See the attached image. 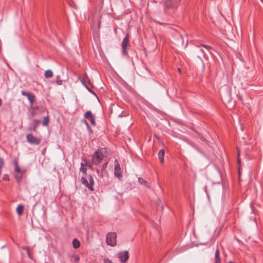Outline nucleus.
Returning a JSON list of instances; mask_svg holds the SVG:
<instances>
[{
    "label": "nucleus",
    "mask_w": 263,
    "mask_h": 263,
    "mask_svg": "<svg viewBox=\"0 0 263 263\" xmlns=\"http://www.w3.org/2000/svg\"><path fill=\"white\" fill-rule=\"evenodd\" d=\"M13 164L14 166V176L17 182H20L22 179V176L24 172L21 170L18 166V159L15 158L13 160Z\"/></svg>",
    "instance_id": "nucleus-1"
},
{
    "label": "nucleus",
    "mask_w": 263,
    "mask_h": 263,
    "mask_svg": "<svg viewBox=\"0 0 263 263\" xmlns=\"http://www.w3.org/2000/svg\"><path fill=\"white\" fill-rule=\"evenodd\" d=\"M164 4V10L166 13L170 9L174 10L179 5L180 0H162Z\"/></svg>",
    "instance_id": "nucleus-2"
},
{
    "label": "nucleus",
    "mask_w": 263,
    "mask_h": 263,
    "mask_svg": "<svg viewBox=\"0 0 263 263\" xmlns=\"http://www.w3.org/2000/svg\"><path fill=\"white\" fill-rule=\"evenodd\" d=\"M104 149H98L92 155V162L93 164L97 165L102 160L104 156L103 154Z\"/></svg>",
    "instance_id": "nucleus-3"
},
{
    "label": "nucleus",
    "mask_w": 263,
    "mask_h": 263,
    "mask_svg": "<svg viewBox=\"0 0 263 263\" xmlns=\"http://www.w3.org/2000/svg\"><path fill=\"white\" fill-rule=\"evenodd\" d=\"M117 234L115 232L108 233L106 235V241L108 245L114 247L117 244Z\"/></svg>",
    "instance_id": "nucleus-4"
},
{
    "label": "nucleus",
    "mask_w": 263,
    "mask_h": 263,
    "mask_svg": "<svg viewBox=\"0 0 263 263\" xmlns=\"http://www.w3.org/2000/svg\"><path fill=\"white\" fill-rule=\"evenodd\" d=\"M26 139L27 142L31 144L39 145L41 142V138L35 137L31 134L27 135Z\"/></svg>",
    "instance_id": "nucleus-5"
},
{
    "label": "nucleus",
    "mask_w": 263,
    "mask_h": 263,
    "mask_svg": "<svg viewBox=\"0 0 263 263\" xmlns=\"http://www.w3.org/2000/svg\"><path fill=\"white\" fill-rule=\"evenodd\" d=\"M129 35L128 33H127L124 37L123 41L121 44L122 46V52L123 54H126V49L127 46L129 43Z\"/></svg>",
    "instance_id": "nucleus-6"
},
{
    "label": "nucleus",
    "mask_w": 263,
    "mask_h": 263,
    "mask_svg": "<svg viewBox=\"0 0 263 263\" xmlns=\"http://www.w3.org/2000/svg\"><path fill=\"white\" fill-rule=\"evenodd\" d=\"M84 117L85 119L89 120L90 121L92 125H96L95 118L94 116L92 115L91 111H87L84 115Z\"/></svg>",
    "instance_id": "nucleus-7"
},
{
    "label": "nucleus",
    "mask_w": 263,
    "mask_h": 263,
    "mask_svg": "<svg viewBox=\"0 0 263 263\" xmlns=\"http://www.w3.org/2000/svg\"><path fill=\"white\" fill-rule=\"evenodd\" d=\"M118 255L121 262H125L129 258L128 252L127 251L120 252Z\"/></svg>",
    "instance_id": "nucleus-8"
},
{
    "label": "nucleus",
    "mask_w": 263,
    "mask_h": 263,
    "mask_svg": "<svg viewBox=\"0 0 263 263\" xmlns=\"http://www.w3.org/2000/svg\"><path fill=\"white\" fill-rule=\"evenodd\" d=\"M115 175L117 177H121L122 176V173L121 172V168L120 166V164L117 160L115 161Z\"/></svg>",
    "instance_id": "nucleus-9"
},
{
    "label": "nucleus",
    "mask_w": 263,
    "mask_h": 263,
    "mask_svg": "<svg viewBox=\"0 0 263 263\" xmlns=\"http://www.w3.org/2000/svg\"><path fill=\"white\" fill-rule=\"evenodd\" d=\"M41 122L39 120H35L30 123L29 127H28V130L36 132V129L39 127Z\"/></svg>",
    "instance_id": "nucleus-10"
},
{
    "label": "nucleus",
    "mask_w": 263,
    "mask_h": 263,
    "mask_svg": "<svg viewBox=\"0 0 263 263\" xmlns=\"http://www.w3.org/2000/svg\"><path fill=\"white\" fill-rule=\"evenodd\" d=\"M21 93L23 96H26L31 103H32L35 101V96L31 92L22 91Z\"/></svg>",
    "instance_id": "nucleus-11"
},
{
    "label": "nucleus",
    "mask_w": 263,
    "mask_h": 263,
    "mask_svg": "<svg viewBox=\"0 0 263 263\" xmlns=\"http://www.w3.org/2000/svg\"><path fill=\"white\" fill-rule=\"evenodd\" d=\"M108 164V162H106L103 165L101 168L100 176L101 177L107 176L108 173L106 171V167Z\"/></svg>",
    "instance_id": "nucleus-12"
},
{
    "label": "nucleus",
    "mask_w": 263,
    "mask_h": 263,
    "mask_svg": "<svg viewBox=\"0 0 263 263\" xmlns=\"http://www.w3.org/2000/svg\"><path fill=\"white\" fill-rule=\"evenodd\" d=\"M165 154V151L163 149H161L159 151L158 153V158L161 163L164 162V157Z\"/></svg>",
    "instance_id": "nucleus-13"
},
{
    "label": "nucleus",
    "mask_w": 263,
    "mask_h": 263,
    "mask_svg": "<svg viewBox=\"0 0 263 263\" xmlns=\"http://www.w3.org/2000/svg\"><path fill=\"white\" fill-rule=\"evenodd\" d=\"M215 263H221V259L219 256V250L217 247L215 254Z\"/></svg>",
    "instance_id": "nucleus-14"
},
{
    "label": "nucleus",
    "mask_w": 263,
    "mask_h": 263,
    "mask_svg": "<svg viewBox=\"0 0 263 263\" xmlns=\"http://www.w3.org/2000/svg\"><path fill=\"white\" fill-rule=\"evenodd\" d=\"M89 183H88L89 189L91 191H93L94 189L93 188V185L94 184V181H93V177L91 175H89Z\"/></svg>",
    "instance_id": "nucleus-15"
},
{
    "label": "nucleus",
    "mask_w": 263,
    "mask_h": 263,
    "mask_svg": "<svg viewBox=\"0 0 263 263\" xmlns=\"http://www.w3.org/2000/svg\"><path fill=\"white\" fill-rule=\"evenodd\" d=\"M24 210V206L22 204H20L16 208V212L18 215H21L23 214Z\"/></svg>",
    "instance_id": "nucleus-16"
},
{
    "label": "nucleus",
    "mask_w": 263,
    "mask_h": 263,
    "mask_svg": "<svg viewBox=\"0 0 263 263\" xmlns=\"http://www.w3.org/2000/svg\"><path fill=\"white\" fill-rule=\"evenodd\" d=\"M53 76V73H52V71L50 70V69H48L47 70H46L45 72V77L46 78V79H49V78H52Z\"/></svg>",
    "instance_id": "nucleus-17"
},
{
    "label": "nucleus",
    "mask_w": 263,
    "mask_h": 263,
    "mask_svg": "<svg viewBox=\"0 0 263 263\" xmlns=\"http://www.w3.org/2000/svg\"><path fill=\"white\" fill-rule=\"evenodd\" d=\"M138 182L141 184L147 186V187H149V185L148 184L146 180H145L144 179H143L142 178L139 177L138 178Z\"/></svg>",
    "instance_id": "nucleus-18"
},
{
    "label": "nucleus",
    "mask_w": 263,
    "mask_h": 263,
    "mask_svg": "<svg viewBox=\"0 0 263 263\" xmlns=\"http://www.w3.org/2000/svg\"><path fill=\"white\" fill-rule=\"evenodd\" d=\"M72 245L74 249H77L80 247V242L78 239H74L72 241Z\"/></svg>",
    "instance_id": "nucleus-19"
},
{
    "label": "nucleus",
    "mask_w": 263,
    "mask_h": 263,
    "mask_svg": "<svg viewBox=\"0 0 263 263\" xmlns=\"http://www.w3.org/2000/svg\"><path fill=\"white\" fill-rule=\"evenodd\" d=\"M88 77L86 74H85L83 76V77L81 79V82L85 86H86V82H87V80L88 79Z\"/></svg>",
    "instance_id": "nucleus-20"
},
{
    "label": "nucleus",
    "mask_w": 263,
    "mask_h": 263,
    "mask_svg": "<svg viewBox=\"0 0 263 263\" xmlns=\"http://www.w3.org/2000/svg\"><path fill=\"white\" fill-rule=\"evenodd\" d=\"M240 149L237 147V163L239 165H240L241 163V160L240 158Z\"/></svg>",
    "instance_id": "nucleus-21"
},
{
    "label": "nucleus",
    "mask_w": 263,
    "mask_h": 263,
    "mask_svg": "<svg viewBox=\"0 0 263 263\" xmlns=\"http://www.w3.org/2000/svg\"><path fill=\"white\" fill-rule=\"evenodd\" d=\"M23 249L27 252V255H28V257L30 259H32V256L30 251L29 248L28 247L26 246V247H23Z\"/></svg>",
    "instance_id": "nucleus-22"
},
{
    "label": "nucleus",
    "mask_w": 263,
    "mask_h": 263,
    "mask_svg": "<svg viewBox=\"0 0 263 263\" xmlns=\"http://www.w3.org/2000/svg\"><path fill=\"white\" fill-rule=\"evenodd\" d=\"M81 182L83 185H84L85 186L89 189L88 182V181L85 179V178L82 177L81 179Z\"/></svg>",
    "instance_id": "nucleus-23"
},
{
    "label": "nucleus",
    "mask_w": 263,
    "mask_h": 263,
    "mask_svg": "<svg viewBox=\"0 0 263 263\" xmlns=\"http://www.w3.org/2000/svg\"><path fill=\"white\" fill-rule=\"evenodd\" d=\"M199 51H200L201 54L199 53L198 57L200 58H201L202 57H203L205 59H206V54H205L204 51L203 49H200Z\"/></svg>",
    "instance_id": "nucleus-24"
},
{
    "label": "nucleus",
    "mask_w": 263,
    "mask_h": 263,
    "mask_svg": "<svg viewBox=\"0 0 263 263\" xmlns=\"http://www.w3.org/2000/svg\"><path fill=\"white\" fill-rule=\"evenodd\" d=\"M48 123H49V117L48 116L45 117L43 119V125L44 126H46L48 124Z\"/></svg>",
    "instance_id": "nucleus-25"
},
{
    "label": "nucleus",
    "mask_w": 263,
    "mask_h": 263,
    "mask_svg": "<svg viewBox=\"0 0 263 263\" xmlns=\"http://www.w3.org/2000/svg\"><path fill=\"white\" fill-rule=\"evenodd\" d=\"M200 46L204 47L206 50H208L209 51V52L212 53V52L210 51V50L211 49H212V48L211 46H208V45H204V44H200V46H198V47H200Z\"/></svg>",
    "instance_id": "nucleus-26"
},
{
    "label": "nucleus",
    "mask_w": 263,
    "mask_h": 263,
    "mask_svg": "<svg viewBox=\"0 0 263 263\" xmlns=\"http://www.w3.org/2000/svg\"><path fill=\"white\" fill-rule=\"evenodd\" d=\"M84 123L85 124V125H86L88 130L90 133H93V130H92V129H91V128L90 127V126H89V125L88 123L87 122V121L86 120H84Z\"/></svg>",
    "instance_id": "nucleus-27"
},
{
    "label": "nucleus",
    "mask_w": 263,
    "mask_h": 263,
    "mask_svg": "<svg viewBox=\"0 0 263 263\" xmlns=\"http://www.w3.org/2000/svg\"><path fill=\"white\" fill-rule=\"evenodd\" d=\"M62 80L61 79V78H60V76H57V79H56V83L58 85H61L62 84Z\"/></svg>",
    "instance_id": "nucleus-28"
},
{
    "label": "nucleus",
    "mask_w": 263,
    "mask_h": 263,
    "mask_svg": "<svg viewBox=\"0 0 263 263\" xmlns=\"http://www.w3.org/2000/svg\"><path fill=\"white\" fill-rule=\"evenodd\" d=\"M80 171L83 172L84 174L86 173L87 169L85 167H84V165L83 163H81V167L80 168Z\"/></svg>",
    "instance_id": "nucleus-29"
},
{
    "label": "nucleus",
    "mask_w": 263,
    "mask_h": 263,
    "mask_svg": "<svg viewBox=\"0 0 263 263\" xmlns=\"http://www.w3.org/2000/svg\"><path fill=\"white\" fill-rule=\"evenodd\" d=\"M9 179H10L9 176L8 174H5L3 177V180L8 181V180H9Z\"/></svg>",
    "instance_id": "nucleus-30"
},
{
    "label": "nucleus",
    "mask_w": 263,
    "mask_h": 263,
    "mask_svg": "<svg viewBox=\"0 0 263 263\" xmlns=\"http://www.w3.org/2000/svg\"><path fill=\"white\" fill-rule=\"evenodd\" d=\"M4 165V161L2 158H0V170H2Z\"/></svg>",
    "instance_id": "nucleus-31"
},
{
    "label": "nucleus",
    "mask_w": 263,
    "mask_h": 263,
    "mask_svg": "<svg viewBox=\"0 0 263 263\" xmlns=\"http://www.w3.org/2000/svg\"><path fill=\"white\" fill-rule=\"evenodd\" d=\"M73 257L74 258L75 262H78L80 260V257L78 255H74Z\"/></svg>",
    "instance_id": "nucleus-32"
},
{
    "label": "nucleus",
    "mask_w": 263,
    "mask_h": 263,
    "mask_svg": "<svg viewBox=\"0 0 263 263\" xmlns=\"http://www.w3.org/2000/svg\"><path fill=\"white\" fill-rule=\"evenodd\" d=\"M104 263H113L110 259L108 258H104Z\"/></svg>",
    "instance_id": "nucleus-33"
},
{
    "label": "nucleus",
    "mask_w": 263,
    "mask_h": 263,
    "mask_svg": "<svg viewBox=\"0 0 263 263\" xmlns=\"http://www.w3.org/2000/svg\"><path fill=\"white\" fill-rule=\"evenodd\" d=\"M86 87V88L87 89V90L90 92L91 93H93V94H95V93L93 92V91L89 87H88L87 86H85Z\"/></svg>",
    "instance_id": "nucleus-34"
},
{
    "label": "nucleus",
    "mask_w": 263,
    "mask_h": 263,
    "mask_svg": "<svg viewBox=\"0 0 263 263\" xmlns=\"http://www.w3.org/2000/svg\"><path fill=\"white\" fill-rule=\"evenodd\" d=\"M88 83L91 86V87H93L91 85V83L90 82V79H89V78H88L87 80Z\"/></svg>",
    "instance_id": "nucleus-35"
},
{
    "label": "nucleus",
    "mask_w": 263,
    "mask_h": 263,
    "mask_svg": "<svg viewBox=\"0 0 263 263\" xmlns=\"http://www.w3.org/2000/svg\"><path fill=\"white\" fill-rule=\"evenodd\" d=\"M178 70L179 72H180L181 71V69L180 68H178Z\"/></svg>",
    "instance_id": "nucleus-36"
},
{
    "label": "nucleus",
    "mask_w": 263,
    "mask_h": 263,
    "mask_svg": "<svg viewBox=\"0 0 263 263\" xmlns=\"http://www.w3.org/2000/svg\"><path fill=\"white\" fill-rule=\"evenodd\" d=\"M158 23L160 25H162L163 24L162 23H160V22H158Z\"/></svg>",
    "instance_id": "nucleus-37"
},
{
    "label": "nucleus",
    "mask_w": 263,
    "mask_h": 263,
    "mask_svg": "<svg viewBox=\"0 0 263 263\" xmlns=\"http://www.w3.org/2000/svg\"><path fill=\"white\" fill-rule=\"evenodd\" d=\"M228 263H234V262H233L232 261H229Z\"/></svg>",
    "instance_id": "nucleus-38"
}]
</instances>
